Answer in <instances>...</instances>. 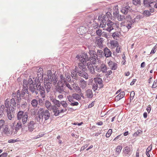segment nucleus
Here are the masks:
<instances>
[{"label": "nucleus", "instance_id": "62", "mask_svg": "<svg viewBox=\"0 0 157 157\" xmlns=\"http://www.w3.org/2000/svg\"><path fill=\"white\" fill-rule=\"evenodd\" d=\"M4 123V121L3 120H0V129L3 126Z\"/></svg>", "mask_w": 157, "mask_h": 157}, {"label": "nucleus", "instance_id": "64", "mask_svg": "<svg viewBox=\"0 0 157 157\" xmlns=\"http://www.w3.org/2000/svg\"><path fill=\"white\" fill-rule=\"evenodd\" d=\"M157 86V82L154 81L152 86V88H155Z\"/></svg>", "mask_w": 157, "mask_h": 157}, {"label": "nucleus", "instance_id": "33", "mask_svg": "<svg viewBox=\"0 0 157 157\" xmlns=\"http://www.w3.org/2000/svg\"><path fill=\"white\" fill-rule=\"evenodd\" d=\"M97 57L101 58L104 56V53L103 51L101 50H98L96 53Z\"/></svg>", "mask_w": 157, "mask_h": 157}, {"label": "nucleus", "instance_id": "34", "mask_svg": "<svg viewBox=\"0 0 157 157\" xmlns=\"http://www.w3.org/2000/svg\"><path fill=\"white\" fill-rule=\"evenodd\" d=\"M100 71H101L103 73H105L107 72V68L106 65L104 64H101L100 66Z\"/></svg>", "mask_w": 157, "mask_h": 157}, {"label": "nucleus", "instance_id": "9", "mask_svg": "<svg viewBox=\"0 0 157 157\" xmlns=\"http://www.w3.org/2000/svg\"><path fill=\"white\" fill-rule=\"evenodd\" d=\"M106 27L105 28V30L110 32L113 29V26L115 25L114 23L109 20L106 22Z\"/></svg>", "mask_w": 157, "mask_h": 157}, {"label": "nucleus", "instance_id": "63", "mask_svg": "<svg viewBox=\"0 0 157 157\" xmlns=\"http://www.w3.org/2000/svg\"><path fill=\"white\" fill-rule=\"evenodd\" d=\"M28 84L30 85L31 84H33L35 82H33L31 78H29L28 80Z\"/></svg>", "mask_w": 157, "mask_h": 157}, {"label": "nucleus", "instance_id": "35", "mask_svg": "<svg viewBox=\"0 0 157 157\" xmlns=\"http://www.w3.org/2000/svg\"><path fill=\"white\" fill-rule=\"evenodd\" d=\"M22 127V123L21 121H18L16 125V127H15V130L16 131H17L19 130Z\"/></svg>", "mask_w": 157, "mask_h": 157}, {"label": "nucleus", "instance_id": "6", "mask_svg": "<svg viewBox=\"0 0 157 157\" xmlns=\"http://www.w3.org/2000/svg\"><path fill=\"white\" fill-rule=\"evenodd\" d=\"M99 20L100 22V26L101 28L106 27V17L104 14L101 15L99 16L98 17Z\"/></svg>", "mask_w": 157, "mask_h": 157}, {"label": "nucleus", "instance_id": "18", "mask_svg": "<svg viewBox=\"0 0 157 157\" xmlns=\"http://www.w3.org/2000/svg\"><path fill=\"white\" fill-rule=\"evenodd\" d=\"M78 68L75 67V69L72 70L71 72V75L72 78L77 79L78 78V76L77 74L78 73Z\"/></svg>", "mask_w": 157, "mask_h": 157}, {"label": "nucleus", "instance_id": "1", "mask_svg": "<svg viewBox=\"0 0 157 157\" xmlns=\"http://www.w3.org/2000/svg\"><path fill=\"white\" fill-rule=\"evenodd\" d=\"M48 78H45L44 84L46 92L48 93L51 91V86L50 84L53 83V84L56 85L57 83L58 77L56 74V72L52 73L51 70H48Z\"/></svg>", "mask_w": 157, "mask_h": 157}, {"label": "nucleus", "instance_id": "27", "mask_svg": "<svg viewBox=\"0 0 157 157\" xmlns=\"http://www.w3.org/2000/svg\"><path fill=\"white\" fill-rule=\"evenodd\" d=\"M86 95L88 98H91L93 97V92L91 90H87L86 92Z\"/></svg>", "mask_w": 157, "mask_h": 157}, {"label": "nucleus", "instance_id": "37", "mask_svg": "<svg viewBox=\"0 0 157 157\" xmlns=\"http://www.w3.org/2000/svg\"><path fill=\"white\" fill-rule=\"evenodd\" d=\"M80 86L82 88H84L86 86V82L82 79L80 80Z\"/></svg>", "mask_w": 157, "mask_h": 157}, {"label": "nucleus", "instance_id": "42", "mask_svg": "<svg viewBox=\"0 0 157 157\" xmlns=\"http://www.w3.org/2000/svg\"><path fill=\"white\" fill-rule=\"evenodd\" d=\"M110 44L113 47H115L117 46V45L118 44L117 41L115 40L110 41Z\"/></svg>", "mask_w": 157, "mask_h": 157}, {"label": "nucleus", "instance_id": "15", "mask_svg": "<svg viewBox=\"0 0 157 157\" xmlns=\"http://www.w3.org/2000/svg\"><path fill=\"white\" fill-rule=\"evenodd\" d=\"M6 111L8 118L10 120H11L12 118L14 117V114L15 113V110L9 109H6Z\"/></svg>", "mask_w": 157, "mask_h": 157}, {"label": "nucleus", "instance_id": "22", "mask_svg": "<svg viewBox=\"0 0 157 157\" xmlns=\"http://www.w3.org/2000/svg\"><path fill=\"white\" fill-rule=\"evenodd\" d=\"M53 113H54V115L56 116H58L59 115V108L56 106L55 105H53V107L52 109Z\"/></svg>", "mask_w": 157, "mask_h": 157}, {"label": "nucleus", "instance_id": "36", "mask_svg": "<svg viewBox=\"0 0 157 157\" xmlns=\"http://www.w3.org/2000/svg\"><path fill=\"white\" fill-rule=\"evenodd\" d=\"M31 104L33 107L36 108L38 104V101L36 99H33L31 101Z\"/></svg>", "mask_w": 157, "mask_h": 157}, {"label": "nucleus", "instance_id": "44", "mask_svg": "<svg viewBox=\"0 0 157 157\" xmlns=\"http://www.w3.org/2000/svg\"><path fill=\"white\" fill-rule=\"evenodd\" d=\"M60 104L63 107L64 109H67V104L65 101H61Z\"/></svg>", "mask_w": 157, "mask_h": 157}, {"label": "nucleus", "instance_id": "2", "mask_svg": "<svg viewBox=\"0 0 157 157\" xmlns=\"http://www.w3.org/2000/svg\"><path fill=\"white\" fill-rule=\"evenodd\" d=\"M50 116V113L48 110L40 108L38 110V116H36L35 120L40 124H42L48 120Z\"/></svg>", "mask_w": 157, "mask_h": 157}, {"label": "nucleus", "instance_id": "20", "mask_svg": "<svg viewBox=\"0 0 157 157\" xmlns=\"http://www.w3.org/2000/svg\"><path fill=\"white\" fill-rule=\"evenodd\" d=\"M65 72L63 74H61L60 76V79L59 80L57 83H63L64 85V84L67 82V79L66 77L64 76Z\"/></svg>", "mask_w": 157, "mask_h": 157}, {"label": "nucleus", "instance_id": "28", "mask_svg": "<svg viewBox=\"0 0 157 157\" xmlns=\"http://www.w3.org/2000/svg\"><path fill=\"white\" fill-rule=\"evenodd\" d=\"M125 95V93L124 91L121 92L118 95L115 97V100L117 101H119L124 98Z\"/></svg>", "mask_w": 157, "mask_h": 157}, {"label": "nucleus", "instance_id": "23", "mask_svg": "<svg viewBox=\"0 0 157 157\" xmlns=\"http://www.w3.org/2000/svg\"><path fill=\"white\" fill-rule=\"evenodd\" d=\"M153 3L152 0H144L143 4L144 6L147 8L151 7Z\"/></svg>", "mask_w": 157, "mask_h": 157}, {"label": "nucleus", "instance_id": "40", "mask_svg": "<svg viewBox=\"0 0 157 157\" xmlns=\"http://www.w3.org/2000/svg\"><path fill=\"white\" fill-rule=\"evenodd\" d=\"M3 130V131L6 134L9 133L10 129L8 126L6 125L4 126Z\"/></svg>", "mask_w": 157, "mask_h": 157}, {"label": "nucleus", "instance_id": "52", "mask_svg": "<svg viewBox=\"0 0 157 157\" xmlns=\"http://www.w3.org/2000/svg\"><path fill=\"white\" fill-rule=\"evenodd\" d=\"M28 86L26 85H23V88L22 90L26 92V93L28 94Z\"/></svg>", "mask_w": 157, "mask_h": 157}, {"label": "nucleus", "instance_id": "49", "mask_svg": "<svg viewBox=\"0 0 157 157\" xmlns=\"http://www.w3.org/2000/svg\"><path fill=\"white\" fill-rule=\"evenodd\" d=\"M102 31L101 29H98L96 30V33L97 36H101L102 34Z\"/></svg>", "mask_w": 157, "mask_h": 157}, {"label": "nucleus", "instance_id": "61", "mask_svg": "<svg viewBox=\"0 0 157 157\" xmlns=\"http://www.w3.org/2000/svg\"><path fill=\"white\" fill-rule=\"evenodd\" d=\"M44 99H42L41 98H39L38 100V102L39 104L40 105H42L43 104V101Z\"/></svg>", "mask_w": 157, "mask_h": 157}, {"label": "nucleus", "instance_id": "29", "mask_svg": "<svg viewBox=\"0 0 157 157\" xmlns=\"http://www.w3.org/2000/svg\"><path fill=\"white\" fill-rule=\"evenodd\" d=\"M98 57L96 55L93 56H90L89 60H90L91 63L94 64L96 63V59Z\"/></svg>", "mask_w": 157, "mask_h": 157}, {"label": "nucleus", "instance_id": "8", "mask_svg": "<svg viewBox=\"0 0 157 157\" xmlns=\"http://www.w3.org/2000/svg\"><path fill=\"white\" fill-rule=\"evenodd\" d=\"M36 79L35 80V82L33 84H31L29 85V90L33 93H35L36 95L38 94L37 91L38 86H36Z\"/></svg>", "mask_w": 157, "mask_h": 157}, {"label": "nucleus", "instance_id": "45", "mask_svg": "<svg viewBox=\"0 0 157 157\" xmlns=\"http://www.w3.org/2000/svg\"><path fill=\"white\" fill-rule=\"evenodd\" d=\"M112 36L114 39L117 40V38L119 36V35L117 32H114L112 34Z\"/></svg>", "mask_w": 157, "mask_h": 157}, {"label": "nucleus", "instance_id": "58", "mask_svg": "<svg viewBox=\"0 0 157 157\" xmlns=\"http://www.w3.org/2000/svg\"><path fill=\"white\" fill-rule=\"evenodd\" d=\"M66 86L70 90H73V88H72V87L71 86L70 84L67 82L65 83Z\"/></svg>", "mask_w": 157, "mask_h": 157}, {"label": "nucleus", "instance_id": "38", "mask_svg": "<svg viewBox=\"0 0 157 157\" xmlns=\"http://www.w3.org/2000/svg\"><path fill=\"white\" fill-rule=\"evenodd\" d=\"M122 149V147L121 146L119 145L117 146L115 150L116 156L119 155L121 152Z\"/></svg>", "mask_w": 157, "mask_h": 157}, {"label": "nucleus", "instance_id": "47", "mask_svg": "<svg viewBox=\"0 0 157 157\" xmlns=\"http://www.w3.org/2000/svg\"><path fill=\"white\" fill-rule=\"evenodd\" d=\"M27 106V103L25 101L22 102L21 105V107L22 109H24Z\"/></svg>", "mask_w": 157, "mask_h": 157}, {"label": "nucleus", "instance_id": "21", "mask_svg": "<svg viewBox=\"0 0 157 157\" xmlns=\"http://www.w3.org/2000/svg\"><path fill=\"white\" fill-rule=\"evenodd\" d=\"M10 106L11 109L15 110L16 109V102L14 98H12L10 100Z\"/></svg>", "mask_w": 157, "mask_h": 157}, {"label": "nucleus", "instance_id": "17", "mask_svg": "<svg viewBox=\"0 0 157 157\" xmlns=\"http://www.w3.org/2000/svg\"><path fill=\"white\" fill-rule=\"evenodd\" d=\"M94 80L95 84L97 85L99 84V88H101L103 87V85L102 84V80L101 78H95Z\"/></svg>", "mask_w": 157, "mask_h": 157}, {"label": "nucleus", "instance_id": "16", "mask_svg": "<svg viewBox=\"0 0 157 157\" xmlns=\"http://www.w3.org/2000/svg\"><path fill=\"white\" fill-rule=\"evenodd\" d=\"M93 64L90 62H88L87 63L88 69L92 74H94L95 73L94 70L96 69V68H94V66Z\"/></svg>", "mask_w": 157, "mask_h": 157}, {"label": "nucleus", "instance_id": "59", "mask_svg": "<svg viewBox=\"0 0 157 157\" xmlns=\"http://www.w3.org/2000/svg\"><path fill=\"white\" fill-rule=\"evenodd\" d=\"M98 86V85L97 84H94L92 86V89L95 91L97 90Z\"/></svg>", "mask_w": 157, "mask_h": 157}, {"label": "nucleus", "instance_id": "55", "mask_svg": "<svg viewBox=\"0 0 157 157\" xmlns=\"http://www.w3.org/2000/svg\"><path fill=\"white\" fill-rule=\"evenodd\" d=\"M133 4L135 5H136L138 4H140V0H133Z\"/></svg>", "mask_w": 157, "mask_h": 157}, {"label": "nucleus", "instance_id": "11", "mask_svg": "<svg viewBox=\"0 0 157 157\" xmlns=\"http://www.w3.org/2000/svg\"><path fill=\"white\" fill-rule=\"evenodd\" d=\"M56 91L59 94H63L65 92L63 89L64 85L63 83H57Z\"/></svg>", "mask_w": 157, "mask_h": 157}, {"label": "nucleus", "instance_id": "56", "mask_svg": "<svg viewBox=\"0 0 157 157\" xmlns=\"http://www.w3.org/2000/svg\"><path fill=\"white\" fill-rule=\"evenodd\" d=\"M117 64L116 63H113V66L111 68L112 70H115L117 69Z\"/></svg>", "mask_w": 157, "mask_h": 157}, {"label": "nucleus", "instance_id": "19", "mask_svg": "<svg viewBox=\"0 0 157 157\" xmlns=\"http://www.w3.org/2000/svg\"><path fill=\"white\" fill-rule=\"evenodd\" d=\"M104 56L106 58L111 56L112 52L107 47L105 48L104 49Z\"/></svg>", "mask_w": 157, "mask_h": 157}, {"label": "nucleus", "instance_id": "24", "mask_svg": "<svg viewBox=\"0 0 157 157\" xmlns=\"http://www.w3.org/2000/svg\"><path fill=\"white\" fill-rule=\"evenodd\" d=\"M17 104L18 106H19V107L20 106V102L21 100V96L20 93V91L19 90H18L17 91Z\"/></svg>", "mask_w": 157, "mask_h": 157}, {"label": "nucleus", "instance_id": "30", "mask_svg": "<svg viewBox=\"0 0 157 157\" xmlns=\"http://www.w3.org/2000/svg\"><path fill=\"white\" fill-rule=\"evenodd\" d=\"M86 58H84L83 57H82L80 58L79 60L80 62H81L80 63L82 64H84L86 62V61H88L89 60L88 56L87 55H86Z\"/></svg>", "mask_w": 157, "mask_h": 157}, {"label": "nucleus", "instance_id": "10", "mask_svg": "<svg viewBox=\"0 0 157 157\" xmlns=\"http://www.w3.org/2000/svg\"><path fill=\"white\" fill-rule=\"evenodd\" d=\"M87 27L82 26L77 29V31L78 34L82 35L86 33L87 32Z\"/></svg>", "mask_w": 157, "mask_h": 157}, {"label": "nucleus", "instance_id": "48", "mask_svg": "<svg viewBox=\"0 0 157 157\" xmlns=\"http://www.w3.org/2000/svg\"><path fill=\"white\" fill-rule=\"evenodd\" d=\"M112 132V129H109L106 134V137L107 138L109 137L111 134Z\"/></svg>", "mask_w": 157, "mask_h": 157}, {"label": "nucleus", "instance_id": "3", "mask_svg": "<svg viewBox=\"0 0 157 157\" xmlns=\"http://www.w3.org/2000/svg\"><path fill=\"white\" fill-rule=\"evenodd\" d=\"M84 65L81 63H78V67L80 70H78V73L79 76L87 79L88 78V75L86 72V69Z\"/></svg>", "mask_w": 157, "mask_h": 157}, {"label": "nucleus", "instance_id": "14", "mask_svg": "<svg viewBox=\"0 0 157 157\" xmlns=\"http://www.w3.org/2000/svg\"><path fill=\"white\" fill-rule=\"evenodd\" d=\"M113 14L114 17L119 21H122L125 18L124 16L119 14L118 11L113 12Z\"/></svg>", "mask_w": 157, "mask_h": 157}, {"label": "nucleus", "instance_id": "26", "mask_svg": "<svg viewBox=\"0 0 157 157\" xmlns=\"http://www.w3.org/2000/svg\"><path fill=\"white\" fill-rule=\"evenodd\" d=\"M130 8V7L128 6H123L122 7L121 11L122 13L126 14L127 13Z\"/></svg>", "mask_w": 157, "mask_h": 157}, {"label": "nucleus", "instance_id": "57", "mask_svg": "<svg viewBox=\"0 0 157 157\" xmlns=\"http://www.w3.org/2000/svg\"><path fill=\"white\" fill-rule=\"evenodd\" d=\"M135 95V92L134 91H132L130 94V100H132L133 99Z\"/></svg>", "mask_w": 157, "mask_h": 157}, {"label": "nucleus", "instance_id": "54", "mask_svg": "<svg viewBox=\"0 0 157 157\" xmlns=\"http://www.w3.org/2000/svg\"><path fill=\"white\" fill-rule=\"evenodd\" d=\"M141 132H142V131L140 130H139L133 134V136H136Z\"/></svg>", "mask_w": 157, "mask_h": 157}, {"label": "nucleus", "instance_id": "51", "mask_svg": "<svg viewBox=\"0 0 157 157\" xmlns=\"http://www.w3.org/2000/svg\"><path fill=\"white\" fill-rule=\"evenodd\" d=\"M73 98L77 100H79L81 99V97L79 94H75L73 95Z\"/></svg>", "mask_w": 157, "mask_h": 157}, {"label": "nucleus", "instance_id": "12", "mask_svg": "<svg viewBox=\"0 0 157 157\" xmlns=\"http://www.w3.org/2000/svg\"><path fill=\"white\" fill-rule=\"evenodd\" d=\"M43 77V70L41 68H40L38 70L37 72V78H36L35 79H36V82L38 83L40 82V81L42 79Z\"/></svg>", "mask_w": 157, "mask_h": 157}, {"label": "nucleus", "instance_id": "13", "mask_svg": "<svg viewBox=\"0 0 157 157\" xmlns=\"http://www.w3.org/2000/svg\"><path fill=\"white\" fill-rule=\"evenodd\" d=\"M36 124L35 121H31L28 123V130L30 132H32L36 127Z\"/></svg>", "mask_w": 157, "mask_h": 157}, {"label": "nucleus", "instance_id": "5", "mask_svg": "<svg viewBox=\"0 0 157 157\" xmlns=\"http://www.w3.org/2000/svg\"><path fill=\"white\" fill-rule=\"evenodd\" d=\"M37 82L36 86H38L37 90V91L38 90L40 92V94L41 97L43 98H44L45 97L46 92L45 89L46 90V89L44 86V87L43 86L40 85V82H38V83Z\"/></svg>", "mask_w": 157, "mask_h": 157}, {"label": "nucleus", "instance_id": "41", "mask_svg": "<svg viewBox=\"0 0 157 157\" xmlns=\"http://www.w3.org/2000/svg\"><path fill=\"white\" fill-rule=\"evenodd\" d=\"M64 75L66 77V78H67V80L69 82L71 81V77L70 76V73H68V72L66 71L65 72V74H64Z\"/></svg>", "mask_w": 157, "mask_h": 157}, {"label": "nucleus", "instance_id": "25", "mask_svg": "<svg viewBox=\"0 0 157 157\" xmlns=\"http://www.w3.org/2000/svg\"><path fill=\"white\" fill-rule=\"evenodd\" d=\"M45 106L46 107L48 110H51L53 107V105L50 101L48 100H46L45 101Z\"/></svg>", "mask_w": 157, "mask_h": 157}, {"label": "nucleus", "instance_id": "4", "mask_svg": "<svg viewBox=\"0 0 157 157\" xmlns=\"http://www.w3.org/2000/svg\"><path fill=\"white\" fill-rule=\"evenodd\" d=\"M17 117L18 120L20 121L21 119L23 124L26 123L28 118V113L23 111H19L17 113Z\"/></svg>", "mask_w": 157, "mask_h": 157}, {"label": "nucleus", "instance_id": "7", "mask_svg": "<svg viewBox=\"0 0 157 157\" xmlns=\"http://www.w3.org/2000/svg\"><path fill=\"white\" fill-rule=\"evenodd\" d=\"M123 151L124 156L128 157L132 153V147L126 146L123 149Z\"/></svg>", "mask_w": 157, "mask_h": 157}, {"label": "nucleus", "instance_id": "60", "mask_svg": "<svg viewBox=\"0 0 157 157\" xmlns=\"http://www.w3.org/2000/svg\"><path fill=\"white\" fill-rule=\"evenodd\" d=\"M18 141V140H17V139L16 140L10 139L8 140V142L9 143H14Z\"/></svg>", "mask_w": 157, "mask_h": 157}, {"label": "nucleus", "instance_id": "39", "mask_svg": "<svg viewBox=\"0 0 157 157\" xmlns=\"http://www.w3.org/2000/svg\"><path fill=\"white\" fill-rule=\"evenodd\" d=\"M4 105H2L0 107V118L2 117L4 113Z\"/></svg>", "mask_w": 157, "mask_h": 157}, {"label": "nucleus", "instance_id": "31", "mask_svg": "<svg viewBox=\"0 0 157 157\" xmlns=\"http://www.w3.org/2000/svg\"><path fill=\"white\" fill-rule=\"evenodd\" d=\"M5 109H11L10 105V100L8 99H7L5 101Z\"/></svg>", "mask_w": 157, "mask_h": 157}, {"label": "nucleus", "instance_id": "32", "mask_svg": "<svg viewBox=\"0 0 157 157\" xmlns=\"http://www.w3.org/2000/svg\"><path fill=\"white\" fill-rule=\"evenodd\" d=\"M51 100L52 102L55 104V105L57 107H60V102L59 100H57L55 98H53L52 99L51 98Z\"/></svg>", "mask_w": 157, "mask_h": 157}, {"label": "nucleus", "instance_id": "53", "mask_svg": "<svg viewBox=\"0 0 157 157\" xmlns=\"http://www.w3.org/2000/svg\"><path fill=\"white\" fill-rule=\"evenodd\" d=\"M89 53L90 55V56H93L96 55V52L94 50H90Z\"/></svg>", "mask_w": 157, "mask_h": 157}, {"label": "nucleus", "instance_id": "50", "mask_svg": "<svg viewBox=\"0 0 157 157\" xmlns=\"http://www.w3.org/2000/svg\"><path fill=\"white\" fill-rule=\"evenodd\" d=\"M97 45L99 47H102V41L100 39L98 40L97 42Z\"/></svg>", "mask_w": 157, "mask_h": 157}, {"label": "nucleus", "instance_id": "43", "mask_svg": "<svg viewBox=\"0 0 157 157\" xmlns=\"http://www.w3.org/2000/svg\"><path fill=\"white\" fill-rule=\"evenodd\" d=\"M73 89L75 90L76 92H77L78 94L80 93L81 92V89L78 86L76 85L74 86V84H73Z\"/></svg>", "mask_w": 157, "mask_h": 157}, {"label": "nucleus", "instance_id": "46", "mask_svg": "<svg viewBox=\"0 0 157 157\" xmlns=\"http://www.w3.org/2000/svg\"><path fill=\"white\" fill-rule=\"evenodd\" d=\"M143 14L146 17H149L151 15L150 12L148 10H144Z\"/></svg>", "mask_w": 157, "mask_h": 157}]
</instances>
